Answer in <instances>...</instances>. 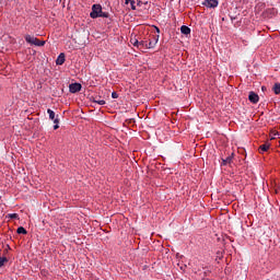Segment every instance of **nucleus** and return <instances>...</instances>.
Masks as SVG:
<instances>
[{
	"instance_id": "nucleus-1",
	"label": "nucleus",
	"mask_w": 280,
	"mask_h": 280,
	"mask_svg": "<svg viewBox=\"0 0 280 280\" xmlns=\"http://www.w3.org/2000/svg\"><path fill=\"white\" fill-rule=\"evenodd\" d=\"M25 40L28 43V45H35V47L45 46V40H40L32 35H25Z\"/></svg>"
},
{
	"instance_id": "nucleus-2",
	"label": "nucleus",
	"mask_w": 280,
	"mask_h": 280,
	"mask_svg": "<svg viewBox=\"0 0 280 280\" xmlns=\"http://www.w3.org/2000/svg\"><path fill=\"white\" fill-rule=\"evenodd\" d=\"M100 14H102V5L93 4L92 12L90 13L91 19H100Z\"/></svg>"
},
{
	"instance_id": "nucleus-3",
	"label": "nucleus",
	"mask_w": 280,
	"mask_h": 280,
	"mask_svg": "<svg viewBox=\"0 0 280 280\" xmlns=\"http://www.w3.org/2000/svg\"><path fill=\"white\" fill-rule=\"evenodd\" d=\"M70 93H80L82 91V84L80 83H72L69 85Z\"/></svg>"
},
{
	"instance_id": "nucleus-4",
	"label": "nucleus",
	"mask_w": 280,
	"mask_h": 280,
	"mask_svg": "<svg viewBox=\"0 0 280 280\" xmlns=\"http://www.w3.org/2000/svg\"><path fill=\"white\" fill-rule=\"evenodd\" d=\"M156 43H159V35L153 36V40L147 42L145 49H154L156 47Z\"/></svg>"
},
{
	"instance_id": "nucleus-5",
	"label": "nucleus",
	"mask_w": 280,
	"mask_h": 280,
	"mask_svg": "<svg viewBox=\"0 0 280 280\" xmlns=\"http://www.w3.org/2000/svg\"><path fill=\"white\" fill-rule=\"evenodd\" d=\"M248 100L252 104H257L259 102V95L255 92H249Z\"/></svg>"
},
{
	"instance_id": "nucleus-6",
	"label": "nucleus",
	"mask_w": 280,
	"mask_h": 280,
	"mask_svg": "<svg viewBox=\"0 0 280 280\" xmlns=\"http://www.w3.org/2000/svg\"><path fill=\"white\" fill-rule=\"evenodd\" d=\"M218 0H205L203 5H206V8H218Z\"/></svg>"
},
{
	"instance_id": "nucleus-7",
	"label": "nucleus",
	"mask_w": 280,
	"mask_h": 280,
	"mask_svg": "<svg viewBox=\"0 0 280 280\" xmlns=\"http://www.w3.org/2000/svg\"><path fill=\"white\" fill-rule=\"evenodd\" d=\"M47 113L49 115V119H51L54 124H60V120L56 118V113L52 109H47Z\"/></svg>"
},
{
	"instance_id": "nucleus-8",
	"label": "nucleus",
	"mask_w": 280,
	"mask_h": 280,
	"mask_svg": "<svg viewBox=\"0 0 280 280\" xmlns=\"http://www.w3.org/2000/svg\"><path fill=\"white\" fill-rule=\"evenodd\" d=\"M270 150V143L261 144L258 149L259 154H264V152H268Z\"/></svg>"
},
{
	"instance_id": "nucleus-9",
	"label": "nucleus",
	"mask_w": 280,
	"mask_h": 280,
	"mask_svg": "<svg viewBox=\"0 0 280 280\" xmlns=\"http://www.w3.org/2000/svg\"><path fill=\"white\" fill-rule=\"evenodd\" d=\"M180 32L182 34H184L185 36H189V34H191V28H189V26L187 25H183L180 27Z\"/></svg>"
},
{
	"instance_id": "nucleus-10",
	"label": "nucleus",
	"mask_w": 280,
	"mask_h": 280,
	"mask_svg": "<svg viewBox=\"0 0 280 280\" xmlns=\"http://www.w3.org/2000/svg\"><path fill=\"white\" fill-rule=\"evenodd\" d=\"M65 52H61L56 60V65L62 66L65 65Z\"/></svg>"
},
{
	"instance_id": "nucleus-11",
	"label": "nucleus",
	"mask_w": 280,
	"mask_h": 280,
	"mask_svg": "<svg viewBox=\"0 0 280 280\" xmlns=\"http://www.w3.org/2000/svg\"><path fill=\"white\" fill-rule=\"evenodd\" d=\"M272 91L276 95H280V83H275Z\"/></svg>"
},
{
	"instance_id": "nucleus-12",
	"label": "nucleus",
	"mask_w": 280,
	"mask_h": 280,
	"mask_svg": "<svg viewBox=\"0 0 280 280\" xmlns=\"http://www.w3.org/2000/svg\"><path fill=\"white\" fill-rule=\"evenodd\" d=\"M16 233L19 235H27V230H25V228H23V226H20V228H18Z\"/></svg>"
},
{
	"instance_id": "nucleus-13",
	"label": "nucleus",
	"mask_w": 280,
	"mask_h": 280,
	"mask_svg": "<svg viewBox=\"0 0 280 280\" xmlns=\"http://www.w3.org/2000/svg\"><path fill=\"white\" fill-rule=\"evenodd\" d=\"M232 161H233V158L232 156H228L226 159L222 160L221 165H229V164L232 163Z\"/></svg>"
},
{
	"instance_id": "nucleus-14",
	"label": "nucleus",
	"mask_w": 280,
	"mask_h": 280,
	"mask_svg": "<svg viewBox=\"0 0 280 280\" xmlns=\"http://www.w3.org/2000/svg\"><path fill=\"white\" fill-rule=\"evenodd\" d=\"M125 3L128 5V3H129V5L131 7V10H137V5H135V0H125Z\"/></svg>"
},
{
	"instance_id": "nucleus-15",
	"label": "nucleus",
	"mask_w": 280,
	"mask_h": 280,
	"mask_svg": "<svg viewBox=\"0 0 280 280\" xmlns=\"http://www.w3.org/2000/svg\"><path fill=\"white\" fill-rule=\"evenodd\" d=\"M5 264H8V257H0V268H3Z\"/></svg>"
},
{
	"instance_id": "nucleus-16",
	"label": "nucleus",
	"mask_w": 280,
	"mask_h": 280,
	"mask_svg": "<svg viewBox=\"0 0 280 280\" xmlns=\"http://www.w3.org/2000/svg\"><path fill=\"white\" fill-rule=\"evenodd\" d=\"M94 104H98L100 106H104V104H106V101L100 100V98H94Z\"/></svg>"
},
{
	"instance_id": "nucleus-17",
	"label": "nucleus",
	"mask_w": 280,
	"mask_h": 280,
	"mask_svg": "<svg viewBox=\"0 0 280 280\" xmlns=\"http://www.w3.org/2000/svg\"><path fill=\"white\" fill-rule=\"evenodd\" d=\"M109 14L108 12H103L101 11V14L98 15V18H102V19H108Z\"/></svg>"
},
{
	"instance_id": "nucleus-18",
	"label": "nucleus",
	"mask_w": 280,
	"mask_h": 280,
	"mask_svg": "<svg viewBox=\"0 0 280 280\" xmlns=\"http://www.w3.org/2000/svg\"><path fill=\"white\" fill-rule=\"evenodd\" d=\"M145 45H148V42H139L138 48L143 49V47L145 48Z\"/></svg>"
},
{
	"instance_id": "nucleus-19",
	"label": "nucleus",
	"mask_w": 280,
	"mask_h": 280,
	"mask_svg": "<svg viewBox=\"0 0 280 280\" xmlns=\"http://www.w3.org/2000/svg\"><path fill=\"white\" fill-rule=\"evenodd\" d=\"M9 218L11 220H19V214L18 213H11V214H9Z\"/></svg>"
},
{
	"instance_id": "nucleus-20",
	"label": "nucleus",
	"mask_w": 280,
	"mask_h": 280,
	"mask_svg": "<svg viewBox=\"0 0 280 280\" xmlns=\"http://www.w3.org/2000/svg\"><path fill=\"white\" fill-rule=\"evenodd\" d=\"M131 43H132V45H133V47H138L139 48V40L138 39H133V40H131Z\"/></svg>"
},
{
	"instance_id": "nucleus-21",
	"label": "nucleus",
	"mask_w": 280,
	"mask_h": 280,
	"mask_svg": "<svg viewBox=\"0 0 280 280\" xmlns=\"http://www.w3.org/2000/svg\"><path fill=\"white\" fill-rule=\"evenodd\" d=\"M112 97H113V100H117V97H119V94H117V92H113Z\"/></svg>"
},
{
	"instance_id": "nucleus-22",
	"label": "nucleus",
	"mask_w": 280,
	"mask_h": 280,
	"mask_svg": "<svg viewBox=\"0 0 280 280\" xmlns=\"http://www.w3.org/2000/svg\"><path fill=\"white\" fill-rule=\"evenodd\" d=\"M277 137H279V132L273 131V136L271 137V139H277Z\"/></svg>"
},
{
	"instance_id": "nucleus-23",
	"label": "nucleus",
	"mask_w": 280,
	"mask_h": 280,
	"mask_svg": "<svg viewBox=\"0 0 280 280\" xmlns=\"http://www.w3.org/2000/svg\"><path fill=\"white\" fill-rule=\"evenodd\" d=\"M155 32H156V34H161V30L156 26H155Z\"/></svg>"
},
{
	"instance_id": "nucleus-24",
	"label": "nucleus",
	"mask_w": 280,
	"mask_h": 280,
	"mask_svg": "<svg viewBox=\"0 0 280 280\" xmlns=\"http://www.w3.org/2000/svg\"><path fill=\"white\" fill-rule=\"evenodd\" d=\"M58 128H60V126H58V124H56V125L54 126V130H58Z\"/></svg>"
},
{
	"instance_id": "nucleus-25",
	"label": "nucleus",
	"mask_w": 280,
	"mask_h": 280,
	"mask_svg": "<svg viewBox=\"0 0 280 280\" xmlns=\"http://www.w3.org/2000/svg\"><path fill=\"white\" fill-rule=\"evenodd\" d=\"M141 4V0H138V5H140Z\"/></svg>"
}]
</instances>
